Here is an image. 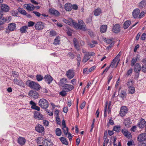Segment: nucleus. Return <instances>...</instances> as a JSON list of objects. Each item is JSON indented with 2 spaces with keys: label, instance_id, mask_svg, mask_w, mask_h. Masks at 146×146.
<instances>
[{
  "label": "nucleus",
  "instance_id": "13d9d810",
  "mask_svg": "<svg viewBox=\"0 0 146 146\" xmlns=\"http://www.w3.org/2000/svg\"><path fill=\"white\" fill-rule=\"evenodd\" d=\"M50 35L52 36H56L57 34L55 31H50Z\"/></svg>",
  "mask_w": 146,
  "mask_h": 146
},
{
  "label": "nucleus",
  "instance_id": "f257e3e1",
  "mask_svg": "<svg viewBox=\"0 0 146 146\" xmlns=\"http://www.w3.org/2000/svg\"><path fill=\"white\" fill-rule=\"evenodd\" d=\"M73 27L75 29L82 30L85 31L87 30L86 26L84 22L82 20L78 21V23L75 21Z\"/></svg>",
  "mask_w": 146,
  "mask_h": 146
},
{
  "label": "nucleus",
  "instance_id": "ddd939ff",
  "mask_svg": "<svg viewBox=\"0 0 146 146\" xmlns=\"http://www.w3.org/2000/svg\"><path fill=\"white\" fill-rule=\"evenodd\" d=\"M120 26L118 24H116L114 25L112 28V31L113 32L115 33H119L120 30Z\"/></svg>",
  "mask_w": 146,
  "mask_h": 146
},
{
  "label": "nucleus",
  "instance_id": "5fc2aeb1",
  "mask_svg": "<svg viewBox=\"0 0 146 146\" xmlns=\"http://www.w3.org/2000/svg\"><path fill=\"white\" fill-rule=\"evenodd\" d=\"M59 110L57 109H56L54 112V116L55 117H59Z\"/></svg>",
  "mask_w": 146,
  "mask_h": 146
},
{
  "label": "nucleus",
  "instance_id": "49530a36",
  "mask_svg": "<svg viewBox=\"0 0 146 146\" xmlns=\"http://www.w3.org/2000/svg\"><path fill=\"white\" fill-rule=\"evenodd\" d=\"M121 129V127L119 126H115L113 127V130L117 132H119Z\"/></svg>",
  "mask_w": 146,
  "mask_h": 146
},
{
  "label": "nucleus",
  "instance_id": "09e8293b",
  "mask_svg": "<svg viewBox=\"0 0 146 146\" xmlns=\"http://www.w3.org/2000/svg\"><path fill=\"white\" fill-rule=\"evenodd\" d=\"M66 92H67V91H66L65 90H63L62 91L60 92L59 94L62 96L63 97H64L67 94Z\"/></svg>",
  "mask_w": 146,
  "mask_h": 146
},
{
  "label": "nucleus",
  "instance_id": "f704fd0d",
  "mask_svg": "<svg viewBox=\"0 0 146 146\" xmlns=\"http://www.w3.org/2000/svg\"><path fill=\"white\" fill-rule=\"evenodd\" d=\"M107 29V26L105 25H102L100 27V31L103 33L106 32Z\"/></svg>",
  "mask_w": 146,
  "mask_h": 146
},
{
  "label": "nucleus",
  "instance_id": "052dcab7",
  "mask_svg": "<svg viewBox=\"0 0 146 146\" xmlns=\"http://www.w3.org/2000/svg\"><path fill=\"white\" fill-rule=\"evenodd\" d=\"M145 13L144 11L141 12L140 14L139 15L138 18L139 19H141L145 15Z\"/></svg>",
  "mask_w": 146,
  "mask_h": 146
},
{
  "label": "nucleus",
  "instance_id": "a19ab883",
  "mask_svg": "<svg viewBox=\"0 0 146 146\" xmlns=\"http://www.w3.org/2000/svg\"><path fill=\"white\" fill-rule=\"evenodd\" d=\"M116 62L117 60L116 59V58H115L113 60L109 66H110V67L111 66L112 68H114L115 67Z\"/></svg>",
  "mask_w": 146,
  "mask_h": 146
},
{
  "label": "nucleus",
  "instance_id": "e433bc0d",
  "mask_svg": "<svg viewBox=\"0 0 146 146\" xmlns=\"http://www.w3.org/2000/svg\"><path fill=\"white\" fill-rule=\"evenodd\" d=\"M18 11L19 13L24 15H26L27 14L26 12L23 8L19 7L18 9Z\"/></svg>",
  "mask_w": 146,
  "mask_h": 146
},
{
  "label": "nucleus",
  "instance_id": "338daca9",
  "mask_svg": "<svg viewBox=\"0 0 146 146\" xmlns=\"http://www.w3.org/2000/svg\"><path fill=\"white\" fill-rule=\"evenodd\" d=\"M92 21V18L91 17H89L86 19V22L87 23H90Z\"/></svg>",
  "mask_w": 146,
  "mask_h": 146
},
{
  "label": "nucleus",
  "instance_id": "774afa93",
  "mask_svg": "<svg viewBox=\"0 0 146 146\" xmlns=\"http://www.w3.org/2000/svg\"><path fill=\"white\" fill-rule=\"evenodd\" d=\"M13 76L15 78L18 77L19 74L17 72L15 71H13Z\"/></svg>",
  "mask_w": 146,
  "mask_h": 146
},
{
  "label": "nucleus",
  "instance_id": "4d7b16f0",
  "mask_svg": "<svg viewBox=\"0 0 146 146\" xmlns=\"http://www.w3.org/2000/svg\"><path fill=\"white\" fill-rule=\"evenodd\" d=\"M133 69L132 68H131L129 69L127 72L126 73V75L127 76H129L131 75Z\"/></svg>",
  "mask_w": 146,
  "mask_h": 146
},
{
  "label": "nucleus",
  "instance_id": "de8ad7c7",
  "mask_svg": "<svg viewBox=\"0 0 146 146\" xmlns=\"http://www.w3.org/2000/svg\"><path fill=\"white\" fill-rule=\"evenodd\" d=\"M139 146H146V140L140 141Z\"/></svg>",
  "mask_w": 146,
  "mask_h": 146
},
{
  "label": "nucleus",
  "instance_id": "5701e85b",
  "mask_svg": "<svg viewBox=\"0 0 146 146\" xmlns=\"http://www.w3.org/2000/svg\"><path fill=\"white\" fill-rule=\"evenodd\" d=\"M126 91V90H121V91L120 97L123 100H124L126 98L127 95Z\"/></svg>",
  "mask_w": 146,
  "mask_h": 146
},
{
  "label": "nucleus",
  "instance_id": "20e7f679",
  "mask_svg": "<svg viewBox=\"0 0 146 146\" xmlns=\"http://www.w3.org/2000/svg\"><path fill=\"white\" fill-rule=\"evenodd\" d=\"M35 27L37 30H42L44 27V24L41 21L35 23Z\"/></svg>",
  "mask_w": 146,
  "mask_h": 146
},
{
  "label": "nucleus",
  "instance_id": "ea45409f",
  "mask_svg": "<svg viewBox=\"0 0 146 146\" xmlns=\"http://www.w3.org/2000/svg\"><path fill=\"white\" fill-rule=\"evenodd\" d=\"M55 133L56 135L58 136H60L62 133L61 130L59 128H57L56 129Z\"/></svg>",
  "mask_w": 146,
  "mask_h": 146
},
{
  "label": "nucleus",
  "instance_id": "4c0bfd02",
  "mask_svg": "<svg viewBox=\"0 0 146 146\" xmlns=\"http://www.w3.org/2000/svg\"><path fill=\"white\" fill-rule=\"evenodd\" d=\"M138 58V57H137L136 58H133L131 60V66H133L135 65V64Z\"/></svg>",
  "mask_w": 146,
  "mask_h": 146
},
{
  "label": "nucleus",
  "instance_id": "cd10ccee",
  "mask_svg": "<svg viewBox=\"0 0 146 146\" xmlns=\"http://www.w3.org/2000/svg\"><path fill=\"white\" fill-rule=\"evenodd\" d=\"M60 43V37L57 36L55 38L53 42V44L55 45L59 44Z\"/></svg>",
  "mask_w": 146,
  "mask_h": 146
},
{
  "label": "nucleus",
  "instance_id": "6e6552de",
  "mask_svg": "<svg viewBox=\"0 0 146 146\" xmlns=\"http://www.w3.org/2000/svg\"><path fill=\"white\" fill-rule=\"evenodd\" d=\"M66 76L69 79L72 78L74 76V70L72 69L69 70L66 72Z\"/></svg>",
  "mask_w": 146,
  "mask_h": 146
},
{
  "label": "nucleus",
  "instance_id": "864d4df0",
  "mask_svg": "<svg viewBox=\"0 0 146 146\" xmlns=\"http://www.w3.org/2000/svg\"><path fill=\"white\" fill-rule=\"evenodd\" d=\"M66 33L68 36H71L72 35V30L71 29H68L66 30Z\"/></svg>",
  "mask_w": 146,
  "mask_h": 146
},
{
  "label": "nucleus",
  "instance_id": "b1692460",
  "mask_svg": "<svg viewBox=\"0 0 146 146\" xmlns=\"http://www.w3.org/2000/svg\"><path fill=\"white\" fill-rule=\"evenodd\" d=\"M26 142L25 139L23 137H19L17 140V142L21 145H24Z\"/></svg>",
  "mask_w": 146,
  "mask_h": 146
},
{
  "label": "nucleus",
  "instance_id": "69168bd1",
  "mask_svg": "<svg viewBox=\"0 0 146 146\" xmlns=\"http://www.w3.org/2000/svg\"><path fill=\"white\" fill-rule=\"evenodd\" d=\"M142 70L143 72L146 73V65L145 64L143 65L142 67Z\"/></svg>",
  "mask_w": 146,
  "mask_h": 146
},
{
  "label": "nucleus",
  "instance_id": "a211bd4d",
  "mask_svg": "<svg viewBox=\"0 0 146 146\" xmlns=\"http://www.w3.org/2000/svg\"><path fill=\"white\" fill-rule=\"evenodd\" d=\"M146 122L144 119H141L140 121L138 123V125L139 127L142 128L145 127L146 125Z\"/></svg>",
  "mask_w": 146,
  "mask_h": 146
},
{
  "label": "nucleus",
  "instance_id": "7ed1b4c3",
  "mask_svg": "<svg viewBox=\"0 0 146 146\" xmlns=\"http://www.w3.org/2000/svg\"><path fill=\"white\" fill-rule=\"evenodd\" d=\"M29 86L31 88L37 91L40 90L41 88L40 86L38 83L34 81L30 82L29 83Z\"/></svg>",
  "mask_w": 146,
  "mask_h": 146
},
{
  "label": "nucleus",
  "instance_id": "39448f33",
  "mask_svg": "<svg viewBox=\"0 0 146 146\" xmlns=\"http://www.w3.org/2000/svg\"><path fill=\"white\" fill-rule=\"evenodd\" d=\"M28 95L31 98L36 99L38 98L39 95L37 92L31 90L29 92Z\"/></svg>",
  "mask_w": 146,
  "mask_h": 146
},
{
  "label": "nucleus",
  "instance_id": "f3484780",
  "mask_svg": "<svg viewBox=\"0 0 146 146\" xmlns=\"http://www.w3.org/2000/svg\"><path fill=\"white\" fill-rule=\"evenodd\" d=\"M140 13V10L139 9L136 8L132 12V15L133 18L135 19L136 18L138 17Z\"/></svg>",
  "mask_w": 146,
  "mask_h": 146
},
{
  "label": "nucleus",
  "instance_id": "f8f14e48",
  "mask_svg": "<svg viewBox=\"0 0 146 146\" xmlns=\"http://www.w3.org/2000/svg\"><path fill=\"white\" fill-rule=\"evenodd\" d=\"M35 129L36 131L39 133H42L44 132V127L41 125L38 124L35 127Z\"/></svg>",
  "mask_w": 146,
  "mask_h": 146
},
{
  "label": "nucleus",
  "instance_id": "1a4fd4ad",
  "mask_svg": "<svg viewBox=\"0 0 146 146\" xmlns=\"http://www.w3.org/2000/svg\"><path fill=\"white\" fill-rule=\"evenodd\" d=\"M49 12L50 14L53 15L56 17H58L60 14V13L58 11L54 9H49Z\"/></svg>",
  "mask_w": 146,
  "mask_h": 146
},
{
  "label": "nucleus",
  "instance_id": "393cba45",
  "mask_svg": "<svg viewBox=\"0 0 146 146\" xmlns=\"http://www.w3.org/2000/svg\"><path fill=\"white\" fill-rule=\"evenodd\" d=\"M73 43L75 48L78 50L80 49V46L77 39L76 38H74L73 40Z\"/></svg>",
  "mask_w": 146,
  "mask_h": 146
},
{
  "label": "nucleus",
  "instance_id": "4be33fe9",
  "mask_svg": "<svg viewBox=\"0 0 146 146\" xmlns=\"http://www.w3.org/2000/svg\"><path fill=\"white\" fill-rule=\"evenodd\" d=\"M64 9L67 11H70L72 9V5L70 3H66L64 5Z\"/></svg>",
  "mask_w": 146,
  "mask_h": 146
},
{
  "label": "nucleus",
  "instance_id": "423d86ee",
  "mask_svg": "<svg viewBox=\"0 0 146 146\" xmlns=\"http://www.w3.org/2000/svg\"><path fill=\"white\" fill-rule=\"evenodd\" d=\"M128 110L125 106H122L120 109L119 114L121 117L125 116Z\"/></svg>",
  "mask_w": 146,
  "mask_h": 146
},
{
  "label": "nucleus",
  "instance_id": "6ab92c4d",
  "mask_svg": "<svg viewBox=\"0 0 146 146\" xmlns=\"http://www.w3.org/2000/svg\"><path fill=\"white\" fill-rule=\"evenodd\" d=\"M43 144L44 146H52L54 145V144L50 139L48 140L46 139H44Z\"/></svg>",
  "mask_w": 146,
  "mask_h": 146
},
{
  "label": "nucleus",
  "instance_id": "f03ea898",
  "mask_svg": "<svg viewBox=\"0 0 146 146\" xmlns=\"http://www.w3.org/2000/svg\"><path fill=\"white\" fill-rule=\"evenodd\" d=\"M38 103L39 106L43 109L47 108L49 106V103L48 101L44 98L40 99Z\"/></svg>",
  "mask_w": 146,
  "mask_h": 146
},
{
  "label": "nucleus",
  "instance_id": "58836bf2",
  "mask_svg": "<svg viewBox=\"0 0 146 146\" xmlns=\"http://www.w3.org/2000/svg\"><path fill=\"white\" fill-rule=\"evenodd\" d=\"M101 13V10L100 9H97L94 11V14L95 15L98 16L100 15Z\"/></svg>",
  "mask_w": 146,
  "mask_h": 146
},
{
  "label": "nucleus",
  "instance_id": "680f3d73",
  "mask_svg": "<svg viewBox=\"0 0 146 146\" xmlns=\"http://www.w3.org/2000/svg\"><path fill=\"white\" fill-rule=\"evenodd\" d=\"M33 13L38 17H40L41 15V14L39 12L36 11H33Z\"/></svg>",
  "mask_w": 146,
  "mask_h": 146
},
{
  "label": "nucleus",
  "instance_id": "3c124183",
  "mask_svg": "<svg viewBox=\"0 0 146 146\" xmlns=\"http://www.w3.org/2000/svg\"><path fill=\"white\" fill-rule=\"evenodd\" d=\"M127 85L128 88L133 87L132 81L131 80L128 81L127 83Z\"/></svg>",
  "mask_w": 146,
  "mask_h": 146
},
{
  "label": "nucleus",
  "instance_id": "79ce46f5",
  "mask_svg": "<svg viewBox=\"0 0 146 146\" xmlns=\"http://www.w3.org/2000/svg\"><path fill=\"white\" fill-rule=\"evenodd\" d=\"M60 139L63 144L66 145H67L68 144V142L65 138L61 137L60 138Z\"/></svg>",
  "mask_w": 146,
  "mask_h": 146
},
{
  "label": "nucleus",
  "instance_id": "a18cd8bd",
  "mask_svg": "<svg viewBox=\"0 0 146 146\" xmlns=\"http://www.w3.org/2000/svg\"><path fill=\"white\" fill-rule=\"evenodd\" d=\"M35 8V6L33 5L28 4V11H32L34 10Z\"/></svg>",
  "mask_w": 146,
  "mask_h": 146
},
{
  "label": "nucleus",
  "instance_id": "6e6d98bb",
  "mask_svg": "<svg viewBox=\"0 0 146 146\" xmlns=\"http://www.w3.org/2000/svg\"><path fill=\"white\" fill-rule=\"evenodd\" d=\"M30 104L31 105V108L32 109L36 105V104L33 101L30 102Z\"/></svg>",
  "mask_w": 146,
  "mask_h": 146
},
{
  "label": "nucleus",
  "instance_id": "9b49d317",
  "mask_svg": "<svg viewBox=\"0 0 146 146\" xmlns=\"http://www.w3.org/2000/svg\"><path fill=\"white\" fill-rule=\"evenodd\" d=\"M34 117L35 119H38L42 120L44 119L43 115L38 111H35L34 112Z\"/></svg>",
  "mask_w": 146,
  "mask_h": 146
},
{
  "label": "nucleus",
  "instance_id": "0e129e2a",
  "mask_svg": "<svg viewBox=\"0 0 146 146\" xmlns=\"http://www.w3.org/2000/svg\"><path fill=\"white\" fill-rule=\"evenodd\" d=\"M146 38V34L145 33H143L141 36V39L142 40H144Z\"/></svg>",
  "mask_w": 146,
  "mask_h": 146
},
{
  "label": "nucleus",
  "instance_id": "aec40b11",
  "mask_svg": "<svg viewBox=\"0 0 146 146\" xmlns=\"http://www.w3.org/2000/svg\"><path fill=\"white\" fill-rule=\"evenodd\" d=\"M146 133H143L139 135L137 138L138 140L139 141H143L144 140H146Z\"/></svg>",
  "mask_w": 146,
  "mask_h": 146
},
{
  "label": "nucleus",
  "instance_id": "603ef678",
  "mask_svg": "<svg viewBox=\"0 0 146 146\" xmlns=\"http://www.w3.org/2000/svg\"><path fill=\"white\" fill-rule=\"evenodd\" d=\"M67 55L72 59H73L75 56V55L71 52L68 53Z\"/></svg>",
  "mask_w": 146,
  "mask_h": 146
},
{
  "label": "nucleus",
  "instance_id": "bb28decb",
  "mask_svg": "<svg viewBox=\"0 0 146 146\" xmlns=\"http://www.w3.org/2000/svg\"><path fill=\"white\" fill-rule=\"evenodd\" d=\"M8 28L9 30L13 31L16 29V24L14 23H10L9 24Z\"/></svg>",
  "mask_w": 146,
  "mask_h": 146
},
{
  "label": "nucleus",
  "instance_id": "c756f323",
  "mask_svg": "<svg viewBox=\"0 0 146 146\" xmlns=\"http://www.w3.org/2000/svg\"><path fill=\"white\" fill-rule=\"evenodd\" d=\"M62 129L64 134L67 135V133L68 132V129L66 127V125H62Z\"/></svg>",
  "mask_w": 146,
  "mask_h": 146
},
{
  "label": "nucleus",
  "instance_id": "37998d69",
  "mask_svg": "<svg viewBox=\"0 0 146 146\" xmlns=\"http://www.w3.org/2000/svg\"><path fill=\"white\" fill-rule=\"evenodd\" d=\"M125 125L126 126L129 125V124L131 123L130 120L129 118H127L125 120L124 122Z\"/></svg>",
  "mask_w": 146,
  "mask_h": 146
},
{
  "label": "nucleus",
  "instance_id": "bf43d9fd",
  "mask_svg": "<svg viewBox=\"0 0 146 146\" xmlns=\"http://www.w3.org/2000/svg\"><path fill=\"white\" fill-rule=\"evenodd\" d=\"M13 82L14 84L18 85L20 84V82L17 79H13Z\"/></svg>",
  "mask_w": 146,
  "mask_h": 146
},
{
  "label": "nucleus",
  "instance_id": "c9c22d12",
  "mask_svg": "<svg viewBox=\"0 0 146 146\" xmlns=\"http://www.w3.org/2000/svg\"><path fill=\"white\" fill-rule=\"evenodd\" d=\"M135 88L134 87L128 88V92L129 94H132L135 92Z\"/></svg>",
  "mask_w": 146,
  "mask_h": 146
},
{
  "label": "nucleus",
  "instance_id": "72a5a7b5",
  "mask_svg": "<svg viewBox=\"0 0 146 146\" xmlns=\"http://www.w3.org/2000/svg\"><path fill=\"white\" fill-rule=\"evenodd\" d=\"M7 21V19L3 16L0 17V25L3 24Z\"/></svg>",
  "mask_w": 146,
  "mask_h": 146
},
{
  "label": "nucleus",
  "instance_id": "a878e982",
  "mask_svg": "<svg viewBox=\"0 0 146 146\" xmlns=\"http://www.w3.org/2000/svg\"><path fill=\"white\" fill-rule=\"evenodd\" d=\"M89 54V53H87L86 54H84L83 59L82 60V62L84 63L86 62L90 58V57Z\"/></svg>",
  "mask_w": 146,
  "mask_h": 146
},
{
  "label": "nucleus",
  "instance_id": "9d476101",
  "mask_svg": "<svg viewBox=\"0 0 146 146\" xmlns=\"http://www.w3.org/2000/svg\"><path fill=\"white\" fill-rule=\"evenodd\" d=\"M44 80L46 82L49 84L52 82L53 78L50 75L47 74L44 77Z\"/></svg>",
  "mask_w": 146,
  "mask_h": 146
},
{
  "label": "nucleus",
  "instance_id": "4468645a",
  "mask_svg": "<svg viewBox=\"0 0 146 146\" xmlns=\"http://www.w3.org/2000/svg\"><path fill=\"white\" fill-rule=\"evenodd\" d=\"M121 132L125 137L128 138H130L131 135L127 129L125 128L122 129Z\"/></svg>",
  "mask_w": 146,
  "mask_h": 146
},
{
  "label": "nucleus",
  "instance_id": "473e14b6",
  "mask_svg": "<svg viewBox=\"0 0 146 146\" xmlns=\"http://www.w3.org/2000/svg\"><path fill=\"white\" fill-rule=\"evenodd\" d=\"M27 26H24L21 27L20 29V32L21 33H25L27 32Z\"/></svg>",
  "mask_w": 146,
  "mask_h": 146
},
{
  "label": "nucleus",
  "instance_id": "8fccbe9b",
  "mask_svg": "<svg viewBox=\"0 0 146 146\" xmlns=\"http://www.w3.org/2000/svg\"><path fill=\"white\" fill-rule=\"evenodd\" d=\"M105 39L106 40L105 42L107 44H109L111 43L112 42H114L113 41V38H111V39L106 38Z\"/></svg>",
  "mask_w": 146,
  "mask_h": 146
},
{
  "label": "nucleus",
  "instance_id": "7c9ffc66",
  "mask_svg": "<svg viewBox=\"0 0 146 146\" xmlns=\"http://www.w3.org/2000/svg\"><path fill=\"white\" fill-rule=\"evenodd\" d=\"M146 5V1H142L139 3V7L140 8H143L145 7Z\"/></svg>",
  "mask_w": 146,
  "mask_h": 146
},
{
  "label": "nucleus",
  "instance_id": "2eb2a0df",
  "mask_svg": "<svg viewBox=\"0 0 146 146\" xmlns=\"http://www.w3.org/2000/svg\"><path fill=\"white\" fill-rule=\"evenodd\" d=\"M63 22L65 23L70 25L74 26L75 21L71 19H70L69 20H67L65 19H63Z\"/></svg>",
  "mask_w": 146,
  "mask_h": 146
},
{
  "label": "nucleus",
  "instance_id": "2f4dec72",
  "mask_svg": "<svg viewBox=\"0 0 146 146\" xmlns=\"http://www.w3.org/2000/svg\"><path fill=\"white\" fill-rule=\"evenodd\" d=\"M131 24V21L129 20H127L123 24V28L125 29H127L130 26Z\"/></svg>",
  "mask_w": 146,
  "mask_h": 146
},
{
  "label": "nucleus",
  "instance_id": "c03bdc74",
  "mask_svg": "<svg viewBox=\"0 0 146 146\" xmlns=\"http://www.w3.org/2000/svg\"><path fill=\"white\" fill-rule=\"evenodd\" d=\"M36 80L38 81H41L43 79H44V78L42 76L40 75H36Z\"/></svg>",
  "mask_w": 146,
  "mask_h": 146
},
{
  "label": "nucleus",
  "instance_id": "0eeeda50",
  "mask_svg": "<svg viewBox=\"0 0 146 146\" xmlns=\"http://www.w3.org/2000/svg\"><path fill=\"white\" fill-rule=\"evenodd\" d=\"M62 90L68 92L74 89V87L72 85L66 84L62 86Z\"/></svg>",
  "mask_w": 146,
  "mask_h": 146
},
{
  "label": "nucleus",
  "instance_id": "e2e57ef3",
  "mask_svg": "<svg viewBox=\"0 0 146 146\" xmlns=\"http://www.w3.org/2000/svg\"><path fill=\"white\" fill-rule=\"evenodd\" d=\"M34 22L30 21L28 22V27H32L34 26Z\"/></svg>",
  "mask_w": 146,
  "mask_h": 146
},
{
  "label": "nucleus",
  "instance_id": "412c9836",
  "mask_svg": "<svg viewBox=\"0 0 146 146\" xmlns=\"http://www.w3.org/2000/svg\"><path fill=\"white\" fill-rule=\"evenodd\" d=\"M1 9L3 12H7L9 11V7L6 4H3L1 5Z\"/></svg>",
  "mask_w": 146,
  "mask_h": 146
},
{
  "label": "nucleus",
  "instance_id": "dca6fc26",
  "mask_svg": "<svg viewBox=\"0 0 146 146\" xmlns=\"http://www.w3.org/2000/svg\"><path fill=\"white\" fill-rule=\"evenodd\" d=\"M134 67V70L135 72L139 73L141 70V67L139 63H137L135 64Z\"/></svg>",
  "mask_w": 146,
  "mask_h": 146
},
{
  "label": "nucleus",
  "instance_id": "c85d7f7f",
  "mask_svg": "<svg viewBox=\"0 0 146 146\" xmlns=\"http://www.w3.org/2000/svg\"><path fill=\"white\" fill-rule=\"evenodd\" d=\"M67 79L65 78H62L60 80L59 82L60 85L62 87L63 85H65V84L67 82Z\"/></svg>",
  "mask_w": 146,
  "mask_h": 146
}]
</instances>
